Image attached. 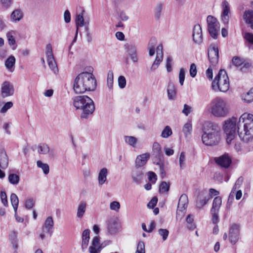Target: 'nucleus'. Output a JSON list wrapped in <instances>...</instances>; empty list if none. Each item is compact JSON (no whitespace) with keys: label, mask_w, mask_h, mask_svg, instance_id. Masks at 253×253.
Returning a JSON list of instances; mask_svg holds the SVG:
<instances>
[{"label":"nucleus","mask_w":253,"mask_h":253,"mask_svg":"<svg viewBox=\"0 0 253 253\" xmlns=\"http://www.w3.org/2000/svg\"><path fill=\"white\" fill-rule=\"evenodd\" d=\"M8 178L9 182L13 185H17L20 180L19 175L14 173L9 174Z\"/></svg>","instance_id":"obj_36"},{"label":"nucleus","mask_w":253,"mask_h":253,"mask_svg":"<svg viewBox=\"0 0 253 253\" xmlns=\"http://www.w3.org/2000/svg\"><path fill=\"white\" fill-rule=\"evenodd\" d=\"M185 77V70L184 68H182L180 69L179 73V82L180 84L182 86L183 85Z\"/></svg>","instance_id":"obj_46"},{"label":"nucleus","mask_w":253,"mask_h":253,"mask_svg":"<svg viewBox=\"0 0 253 253\" xmlns=\"http://www.w3.org/2000/svg\"><path fill=\"white\" fill-rule=\"evenodd\" d=\"M75 21L76 29H77V28L79 29V27H82L84 26V18L82 13L77 15Z\"/></svg>","instance_id":"obj_38"},{"label":"nucleus","mask_w":253,"mask_h":253,"mask_svg":"<svg viewBox=\"0 0 253 253\" xmlns=\"http://www.w3.org/2000/svg\"><path fill=\"white\" fill-rule=\"evenodd\" d=\"M169 184L165 181L162 182L159 187V191L160 193L167 192L169 190Z\"/></svg>","instance_id":"obj_45"},{"label":"nucleus","mask_w":253,"mask_h":253,"mask_svg":"<svg viewBox=\"0 0 253 253\" xmlns=\"http://www.w3.org/2000/svg\"><path fill=\"white\" fill-rule=\"evenodd\" d=\"M10 201L12 205H18L19 200L17 195L14 193H12L10 196Z\"/></svg>","instance_id":"obj_62"},{"label":"nucleus","mask_w":253,"mask_h":253,"mask_svg":"<svg viewBox=\"0 0 253 253\" xmlns=\"http://www.w3.org/2000/svg\"><path fill=\"white\" fill-rule=\"evenodd\" d=\"M220 130V127L216 123L205 122L203 126V143L207 146L217 145L221 139Z\"/></svg>","instance_id":"obj_3"},{"label":"nucleus","mask_w":253,"mask_h":253,"mask_svg":"<svg viewBox=\"0 0 253 253\" xmlns=\"http://www.w3.org/2000/svg\"><path fill=\"white\" fill-rule=\"evenodd\" d=\"M45 54L47 56V59H51L52 58H54L52 52V48L50 44H48L46 45Z\"/></svg>","instance_id":"obj_48"},{"label":"nucleus","mask_w":253,"mask_h":253,"mask_svg":"<svg viewBox=\"0 0 253 253\" xmlns=\"http://www.w3.org/2000/svg\"><path fill=\"white\" fill-rule=\"evenodd\" d=\"M222 12L221 14V21L224 24H227L229 22L230 13L229 4L226 0H224L222 3Z\"/></svg>","instance_id":"obj_14"},{"label":"nucleus","mask_w":253,"mask_h":253,"mask_svg":"<svg viewBox=\"0 0 253 253\" xmlns=\"http://www.w3.org/2000/svg\"><path fill=\"white\" fill-rule=\"evenodd\" d=\"M223 129L226 134L228 144L234 139L236 130L241 140L249 142L253 139V115L244 113L239 120L232 117L224 121Z\"/></svg>","instance_id":"obj_1"},{"label":"nucleus","mask_w":253,"mask_h":253,"mask_svg":"<svg viewBox=\"0 0 253 253\" xmlns=\"http://www.w3.org/2000/svg\"><path fill=\"white\" fill-rule=\"evenodd\" d=\"M211 114L216 117H225L228 113L226 101L222 98L216 97L209 104Z\"/></svg>","instance_id":"obj_5"},{"label":"nucleus","mask_w":253,"mask_h":253,"mask_svg":"<svg viewBox=\"0 0 253 253\" xmlns=\"http://www.w3.org/2000/svg\"><path fill=\"white\" fill-rule=\"evenodd\" d=\"M208 57L211 63L215 66L218 61L219 52L218 47L215 44H211L208 50Z\"/></svg>","instance_id":"obj_11"},{"label":"nucleus","mask_w":253,"mask_h":253,"mask_svg":"<svg viewBox=\"0 0 253 253\" xmlns=\"http://www.w3.org/2000/svg\"><path fill=\"white\" fill-rule=\"evenodd\" d=\"M90 231L88 229L83 231L82 234L81 248L82 252H84L87 249L90 240Z\"/></svg>","instance_id":"obj_17"},{"label":"nucleus","mask_w":253,"mask_h":253,"mask_svg":"<svg viewBox=\"0 0 253 253\" xmlns=\"http://www.w3.org/2000/svg\"><path fill=\"white\" fill-rule=\"evenodd\" d=\"M124 140L126 143L132 147H135L138 141L135 137L127 135L124 136Z\"/></svg>","instance_id":"obj_31"},{"label":"nucleus","mask_w":253,"mask_h":253,"mask_svg":"<svg viewBox=\"0 0 253 253\" xmlns=\"http://www.w3.org/2000/svg\"><path fill=\"white\" fill-rule=\"evenodd\" d=\"M209 32L211 36L214 39H216L218 35L219 30V23L217 24L212 25L208 27Z\"/></svg>","instance_id":"obj_25"},{"label":"nucleus","mask_w":253,"mask_h":253,"mask_svg":"<svg viewBox=\"0 0 253 253\" xmlns=\"http://www.w3.org/2000/svg\"><path fill=\"white\" fill-rule=\"evenodd\" d=\"M194 42L200 44L203 42V35L202 32V28L199 24H196L194 26L192 34Z\"/></svg>","instance_id":"obj_13"},{"label":"nucleus","mask_w":253,"mask_h":253,"mask_svg":"<svg viewBox=\"0 0 253 253\" xmlns=\"http://www.w3.org/2000/svg\"><path fill=\"white\" fill-rule=\"evenodd\" d=\"M189 72L191 77L194 78L196 76L197 68L196 65L194 63L191 64Z\"/></svg>","instance_id":"obj_58"},{"label":"nucleus","mask_w":253,"mask_h":253,"mask_svg":"<svg viewBox=\"0 0 253 253\" xmlns=\"http://www.w3.org/2000/svg\"><path fill=\"white\" fill-rule=\"evenodd\" d=\"M185 154L184 152H182L179 157V165L181 169H183L185 165Z\"/></svg>","instance_id":"obj_53"},{"label":"nucleus","mask_w":253,"mask_h":253,"mask_svg":"<svg viewBox=\"0 0 253 253\" xmlns=\"http://www.w3.org/2000/svg\"><path fill=\"white\" fill-rule=\"evenodd\" d=\"M158 202V199L156 197H154L151 201L148 203L147 207L150 209H153L156 205Z\"/></svg>","instance_id":"obj_60"},{"label":"nucleus","mask_w":253,"mask_h":253,"mask_svg":"<svg viewBox=\"0 0 253 253\" xmlns=\"http://www.w3.org/2000/svg\"><path fill=\"white\" fill-rule=\"evenodd\" d=\"M0 197L1 201L3 205L5 207L8 206V201L7 199V196L4 191H1L0 194Z\"/></svg>","instance_id":"obj_56"},{"label":"nucleus","mask_w":253,"mask_h":253,"mask_svg":"<svg viewBox=\"0 0 253 253\" xmlns=\"http://www.w3.org/2000/svg\"><path fill=\"white\" fill-rule=\"evenodd\" d=\"M37 165L39 168H41L42 169L43 172L45 174H47L49 173V166L47 164L43 163L41 161H38Z\"/></svg>","instance_id":"obj_41"},{"label":"nucleus","mask_w":253,"mask_h":253,"mask_svg":"<svg viewBox=\"0 0 253 253\" xmlns=\"http://www.w3.org/2000/svg\"><path fill=\"white\" fill-rule=\"evenodd\" d=\"M186 222L188 224L187 227L190 230H194L196 228V225L194 223V216L192 214H188L186 219Z\"/></svg>","instance_id":"obj_34"},{"label":"nucleus","mask_w":253,"mask_h":253,"mask_svg":"<svg viewBox=\"0 0 253 253\" xmlns=\"http://www.w3.org/2000/svg\"><path fill=\"white\" fill-rule=\"evenodd\" d=\"M240 234V226L234 223L232 224L229 230L228 240L233 245H235L239 240Z\"/></svg>","instance_id":"obj_9"},{"label":"nucleus","mask_w":253,"mask_h":253,"mask_svg":"<svg viewBox=\"0 0 253 253\" xmlns=\"http://www.w3.org/2000/svg\"><path fill=\"white\" fill-rule=\"evenodd\" d=\"M120 204L117 201H113L110 204V209L116 211H118L120 209Z\"/></svg>","instance_id":"obj_52"},{"label":"nucleus","mask_w":253,"mask_h":253,"mask_svg":"<svg viewBox=\"0 0 253 253\" xmlns=\"http://www.w3.org/2000/svg\"><path fill=\"white\" fill-rule=\"evenodd\" d=\"M96 86V82L94 75L85 72L79 74L75 78L73 89L76 93H83L86 91H93Z\"/></svg>","instance_id":"obj_2"},{"label":"nucleus","mask_w":253,"mask_h":253,"mask_svg":"<svg viewBox=\"0 0 253 253\" xmlns=\"http://www.w3.org/2000/svg\"><path fill=\"white\" fill-rule=\"evenodd\" d=\"M108 170L106 168L102 169L99 172L98 177V183L99 185H103L107 180Z\"/></svg>","instance_id":"obj_27"},{"label":"nucleus","mask_w":253,"mask_h":253,"mask_svg":"<svg viewBox=\"0 0 253 253\" xmlns=\"http://www.w3.org/2000/svg\"><path fill=\"white\" fill-rule=\"evenodd\" d=\"M15 32L13 31H10L6 33V37L7 38L8 43L10 45L15 44V40L14 38V35Z\"/></svg>","instance_id":"obj_40"},{"label":"nucleus","mask_w":253,"mask_h":253,"mask_svg":"<svg viewBox=\"0 0 253 253\" xmlns=\"http://www.w3.org/2000/svg\"><path fill=\"white\" fill-rule=\"evenodd\" d=\"M229 80L225 70H220L211 84L213 90L226 92L229 88Z\"/></svg>","instance_id":"obj_6"},{"label":"nucleus","mask_w":253,"mask_h":253,"mask_svg":"<svg viewBox=\"0 0 253 253\" xmlns=\"http://www.w3.org/2000/svg\"><path fill=\"white\" fill-rule=\"evenodd\" d=\"M172 57L171 56H169L167 58L166 60V68L167 71L168 72H170L172 71Z\"/></svg>","instance_id":"obj_59"},{"label":"nucleus","mask_w":253,"mask_h":253,"mask_svg":"<svg viewBox=\"0 0 253 253\" xmlns=\"http://www.w3.org/2000/svg\"><path fill=\"white\" fill-rule=\"evenodd\" d=\"M207 22L208 23V27L211 26L212 25L218 24V22L217 19L211 15H209L207 17Z\"/></svg>","instance_id":"obj_51"},{"label":"nucleus","mask_w":253,"mask_h":253,"mask_svg":"<svg viewBox=\"0 0 253 253\" xmlns=\"http://www.w3.org/2000/svg\"><path fill=\"white\" fill-rule=\"evenodd\" d=\"M148 179L152 182L155 183L157 180V175L153 171L148 172Z\"/></svg>","instance_id":"obj_63"},{"label":"nucleus","mask_w":253,"mask_h":253,"mask_svg":"<svg viewBox=\"0 0 253 253\" xmlns=\"http://www.w3.org/2000/svg\"><path fill=\"white\" fill-rule=\"evenodd\" d=\"M35 204V201L32 198L27 199L25 202V208L27 209H31Z\"/></svg>","instance_id":"obj_57"},{"label":"nucleus","mask_w":253,"mask_h":253,"mask_svg":"<svg viewBox=\"0 0 253 253\" xmlns=\"http://www.w3.org/2000/svg\"><path fill=\"white\" fill-rule=\"evenodd\" d=\"M13 106V103L11 101L6 102L0 110L1 113H5L7 111L11 108Z\"/></svg>","instance_id":"obj_55"},{"label":"nucleus","mask_w":253,"mask_h":253,"mask_svg":"<svg viewBox=\"0 0 253 253\" xmlns=\"http://www.w3.org/2000/svg\"><path fill=\"white\" fill-rule=\"evenodd\" d=\"M195 195L196 196V205L198 209L203 207L211 199V196L206 190H197Z\"/></svg>","instance_id":"obj_8"},{"label":"nucleus","mask_w":253,"mask_h":253,"mask_svg":"<svg viewBox=\"0 0 253 253\" xmlns=\"http://www.w3.org/2000/svg\"><path fill=\"white\" fill-rule=\"evenodd\" d=\"M17 234L18 233L15 230L12 231L9 234V240L13 249H18L19 247Z\"/></svg>","instance_id":"obj_23"},{"label":"nucleus","mask_w":253,"mask_h":253,"mask_svg":"<svg viewBox=\"0 0 253 253\" xmlns=\"http://www.w3.org/2000/svg\"><path fill=\"white\" fill-rule=\"evenodd\" d=\"M47 61L48 66L52 72L55 74H57L58 72V68L54 57L51 59H47Z\"/></svg>","instance_id":"obj_32"},{"label":"nucleus","mask_w":253,"mask_h":253,"mask_svg":"<svg viewBox=\"0 0 253 253\" xmlns=\"http://www.w3.org/2000/svg\"><path fill=\"white\" fill-rule=\"evenodd\" d=\"M108 230L111 234H114L117 231V222L116 221L111 220L108 221Z\"/></svg>","instance_id":"obj_33"},{"label":"nucleus","mask_w":253,"mask_h":253,"mask_svg":"<svg viewBox=\"0 0 253 253\" xmlns=\"http://www.w3.org/2000/svg\"><path fill=\"white\" fill-rule=\"evenodd\" d=\"M86 208V203L84 201H81L78 207L77 216L81 218L83 217Z\"/></svg>","instance_id":"obj_26"},{"label":"nucleus","mask_w":253,"mask_h":253,"mask_svg":"<svg viewBox=\"0 0 253 253\" xmlns=\"http://www.w3.org/2000/svg\"><path fill=\"white\" fill-rule=\"evenodd\" d=\"M23 17V14L22 11L17 9L14 10L11 14L10 19L13 22L19 21Z\"/></svg>","instance_id":"obj_24"},{"label":"nucleus","mask_w":253,"mask_h":253,"mask_svg":"<svg viewBox=\"0 0 253 253\" xmlns=\"http://www.w3.org/2000/svg\"><path fill=\"white\" fill-rule=\"evenodd\" d=\"M150 157L148 153H144L138 155L135 160V168H139L144 166Z\"/></svg>","instance_id":"obj_19"},{"label":"nucleus","mask_w":253,"mask_h":253,"mask_svg":"<svg viewBox=\"0 0 253 253\" xmlns=\"http://www.w3.org/2000/svg\"><path fill=\"white\" fill-rule=\"evenodd\" d=\"M245 39L251 43H253V34L250 33H246L244 36Z\"/></svg>","instance_id":"obj_64"},{"label":"nucleus","mask_w":253,"mask_h":253,"mask_svg":"<svg viewBox=\"0 0 253 253\" xmlns=\"http://www.w3.org/2000/svg\"><path fill=\"white\" fill-rule=\"evenodd\" d=\"M214 161L217 164L224 168H229L232 163L231 157L226 153L220 157L215 158Z\"/></svg>","instance_id":"obj_12"},{"label":"nucleus","mask_w":253,"mask_h":253,"mask_svg":"<svg viewBox=\"0 0 253 253\" xmlns=\"http://www.w3.org/2000/svg\"><path fill=\"white\" fill-rule=\"evenodd\" d=\"M188 204V199L187 196L185 194H182L179 199L177 210L176 211V218L179 216H182L184 214L183 212L187 208Z\"/></svg>","instance_id":"obj_10"},{"label":"nucleus","mask_w":253,"mask_h":253,"mask_svg":"<svg viewBox=\"0 0 253 253\" xmlns=\"http://www.w3.org/2000/svg\"><path fill=\"white\" fill-rule=\"evenodd\" d=\"M15 58L13 55H10L5 61V66L7 70L10 72L13 71V67L15 64Z\"/></svg>","instance_id":"obj_29"},{"label":"nucleus","mask_w":253,"mask_h":253,"mask_svg":"<svg viewBox=\"0 0 253 253\" xmlns=\"http://www.w3.org/2000/svg\"><path fill=\"white\" fill-rule=\"evenodd\" d=\"M163 10V5L161 3L158 4L155 8V17L157 19H159L161 15Z\"/></svg>","instance_id":"obj_44"},{"label":"nucleus","mask_w":253,"mask_h":253,"mask_svg":"<svg viewBox=\"0 0 253 253\" xmlns=\"http://www.w3.org/2000/svg\"><path fill=\"white\" fill-rule=\"evenodd\" d=\"M125 48L129 55L130 58L133 62H137L138 58L136 55V47L132 43H126L125 45Z\"/></svg>","instance_id":"obj_16"},{"label":"nucleus","mask_w":253,"mask_h":253,"mask_svg":"<svg viewBox=\"0 0 253 253\" xmlns=\"http://www.w3.org/2000/svg\"><path fill=\"white\" fill-rule=\"evenodd\" d=\"M222 203V199L219 196H217L214 198L213 203L212 206L211 210V211H218L219 210L220 208Z\"/></svg>","instance_id":"obj_30"},{"label":"nucleus","mask_w":253,"mask_h":253,"mask_svg":"<svg viewBox=\"0 0 253 253\" xmlns=\"http://www.w3.org/2000/svg\"><path fill=\"white\" fill-rule=\"evenodd\" d=\"M118 85L120 88H124L126 86V79L123 76H120L118 78Z\"/></svg>","instance_id":"obj_50"},{"label":"nucleus","mask_w":253,"mask_h":253,"mask_svg":"<svg viewBox=\"0 0 253 253\" xmlns=\"http://www.w3.org/2000/svg\"><path fill=\"white\" fill-rule=\"evenodd\" d=\"M144 172L142 169L135 168L131 172V177L133 181L137 183H140L143 179Z\"/></svg>","instance_id":"obj_18"},{"label":"nucleus","mask_w":253,"mask_h":253,"mask_svg":"<svg viewBox=\"0 0 253 253\" xmlns=\"http://www.w3.org/2000/svg\"><path fill=\"white\" fill-rule=\"evenodd\" d=\"M135 253H145V244L143 241L138 243Z\"/></svg>","instance_id":"obj_47"},{"label":"nucleus","mask_w":253,"mask_h":253,"mask_svg":"<svg viewBox=\"0 0 253 253\" xmlns=\"http://www.w3.org/2000/svg\"><path fill=\"white\" fill-rule=\"evenodd\" d=\"M107 86L110 89L113 88V83H114V75L113 72L112 70L108 71L107 75Z\"/></svg>","instance_id":"obj_37"},{"label":"nucleus","mask_w":253,"mask_h":253,"mask_svg":"<svg viewBox=\"0 0 253 253\" xmlns=\"http://www.w3.org/2000/svg\"><path fill=\"white\" fill-rule=\"evenodd\" d=\"M192 129V126L190 122L186 123L183 127V131L186 136L191 134Z\"/></svg>","instance_id":"obj_42"},{"label":"nucleus","mask_w":253,"mask_h":253,"mask_svg":"<svg viewBox=\"0 0 253 253\" xmlns=\"http://www.w3.org/2000/svg\"><path fill=\"white\" fill-rule=\"evenodd\" d=\"M243 18L246 23L249 25L253 29V11L252 10H245L243 15Z\"/></svg>","instance_id":"obj_21"},{"label":"nucleus","mask_w":253,"mask_h":253,"mask_svg":"<svg viewBox=\"0 0 253 253\" xmlns=\"http://www.w3.org/2000/svg\"><path fill=\"white\" fill-rule=\"evenodd\" d=\"M74 106L77 110L82 111L81 118L86 119L91 115L95 110L93 100L86 95L77 96L73 98Z\"/></svg>","instance_id":"obj_4"},{"label":"nucleus","mask_w":253,"mask_h":253,"mask_svg":"<svg viewBox=\"0 0 253 253\" xmlns=\"http://www.w3.org/2000/svg\"><path fill=\"white\" fill-rule=\"evenodd\" d=\"M158 233L162 237L163 240L165 241L168 237L169 231L166 229H160Z\"/></svg>","instance_id":"obj_54"},{"label":"nucleus","mask_w":253,"mask_h":253,"mask_svg":"<svg viewBox=\"0 0 253 253\" xmlns=\"http://www.w3.org/2000/svg\"><path fill=\"white\" fill-rule=\"evenodd\" d=\"M38 152L42 154H46L49 152V147L45 143H40L38 146Z\"/></svg>","instance_id":"obj_35"},{"label":"nucleus","mask_w":253,"mask_h":253,"mask_svg":"<svg viewBox=\"0 0 253 253\" xmlns=\"http://www.w3.org/2000/svg\"><path fill=\"white\" fill-rule=\"evenodd\" d=\"M14 92L13 86L8 82H4L1 85V96L5 98L12 95Z\"/></svg>","instance_id":"obj_15"},{"label":"nucleus","mask_w":253,"mask_h":253,"mask_svg":"<svg viewBox=\"0 0 253 253\" xmlns=\"http://www.w3.org/2000/svg\"><path fill=\"white\" fill-rule=\"evenodd\" d=\"M243 180L244 178L243 177L241 176L238 178V179L236 180L234 185L233 186V187L231 191L232 193H234V191H236V189H238L240 187V186L243 183Z\"/></svg>","instance_id":"obj_49"},{"label":"nucleus","mask_w":253,"mask_h":253,"mask_svg":"<svg viewBox=\"0 0 253 253\" xmlns=\"http://www.w3.org/2000/svg\"><path fill=\"white\" fill-rule=\"evenodd\" d=\"M167 93L169 100H174L176 96V89L174 84L169 82L167 86Z\"/></svg>","instance_id":"obj_22"},{"label":"nucleus","mask_w":253,"mask_h":253,"mask_svg":"<svg viewBox=\"0 0 253 253\" xmlns=\"http://www.w3.org/2000/svg\"><path fill=\"white\" fill-rule=\"evenodd\" d=\"M172 133L171 128L169 126H166L161 133V136L163 138H168L170 136Z\"/></svg>","instance_id":"obj_43"},{"label":"nucleus","mask_w":253,"mask_h":253,"mask_svg":"<svg viewBox=\"0 0 253 253\" xmlns=\"http://www.w3.org/2000/svg\"><path fill=\"white\" fill-rule=\"evenodd\" d=\"M232 63L235 66L237 67L241 66L243 64L242 60L237 56H235L233 58Z\"/></svg>","instance_id":"obj_61"},{"label":"nucleus","mask_w":253,"mask_h":253,"mask_svg":"<svg viewBox=\"0 0 253 253\" xmlns=\"http://www.w3.org/2000/svg\"><path fill=\"white\" fill-rule=\"evenodd\" d=\"M244 101L247 103L253 101V88H251L248 92L243 96Z\"/></svg>","instance_id":"obj_39"},{"label":"nucleus","mask_w":253,"mask_h":253,"mask_svg":"<svg viewBox=\"0 0 253 253\" xmlns=\"http://www.w3.org/2000/svg\"><path fill=\"white\" fill-rule=\"evenodd\" d=\"M110 243V241H106L101 243L99 236H95L91 240L88 248V252L89 253H100L101 250Z\"/></svg>","instance_id":"obj_7"},{"label":"nucleus","mask_w":253,"mask_h":253,"mask_svg":"<svg viewBox=\"0 0 253 253\" xmlns=\"http://www.w3.org/2000/svg\"><path fill=\"white\" fill-rule=\"evenodd\" d=\"M54 226V221L51 216H48L45 219L44 224L42 226L43 229H45L46 232H47L51 236L53 230L52 229Z\"/></svg>","instance_id":"obj_20"},{"label":"nucleus","mask_w":253,"mask_h":253,"mask_svg":"<svg viewBox=\"0 0 253 253\" xmlns=\"http://www.w3.org/2000/svg\"><path fill=\"white\" fill-rule=\"evenodd\" d=\"M8 165V160L6 152L2 151L0 154V167L5 169Z\"/></svg>","instance_id":"obj_28"}]
</instances>
